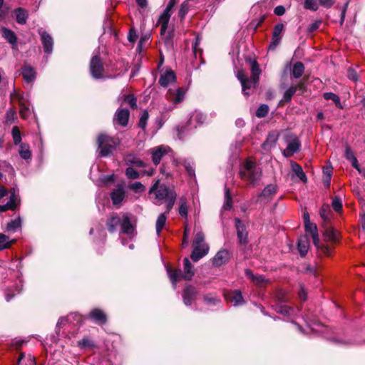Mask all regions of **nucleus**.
I'll return each mask as SVG.
<instances>
[{
    "label": "nucleus",
    "instance_id": "f257e3e1",
    "mask_svg": "<svg viewBox=\"0 0 365 365\" xmlns=\"http://www.w3.org/2000/svg\"><path fill=\"white\" fill-rule=\"evenodd\" d=\"M240 175L242 180L255 185L261 178L262 170L255 162L247 159L241 165Z\"/></svg>",
    "mask_w": 365,
    "mask_h": 365
},
{
    "label": "nucleus",
    "instance_id": "f03ea898",
    "mask_svg": "<svg viewBox=\"0 0 365 365\" xmlns=\"http://www.w3.org/2000/svg\"><path fill=\"white\" fill-rule=\"evenodd\" d=\"M98 149L100 150V156L106 157L115 150L118 145V141L105 134H101L98 137Z\"/></svg>",
    "mask_w": 365,
    "mask_h": 365
},
{
    "label": "nucleus",
    "instance_id": "7ed1b4c3",
    "mask_svg": "<svg viewBox=\"0 0 365 365\" xmlns=\"http://www.w3.org/2000/svg\"><path fill=\"white\" fill-rule=\"evenodd\" d=\"M305 230L307 232H309L313 240V243L314 246L317 247L320 255H329L330 253L329 248L322 244H320L319 239L318 236L317 227L314 223L311 222L305 223Z\"/></svg>",
    "mask_w": 365,
    "mask_h": 365
},
{
    "label": "nucleus",
    "instance_id": "20e7f679",
    "mask_svg": "<svg viewBox=\"0 0 365 365\" xmlns=\"http://www.w3.org/2000/svg\"><path fill=\"white\" fill-rule=\"evenodd\" d=\"M206 116L201 112L195 111L192 113L188 120L187 125L178 129V137L182 138V133L192 128H196L204 123Z\"/></svg>",
    "mask_w": 365,
    "mask_h": 365
},
{
    "label": "nucleus",
    "instance_id": "39448f33",
    "mask_svg": "<svg viewBox=\"0 0 365 365\" xmlns=\"http://www.w3.org/2000/svg\"><path fill=\"white\" fill-rule=\"evenodd\" d=\"M175 4L176 0H170L165 9L163 10V13L159 17L158 22L160 25V34L162 36L165 35L167 31L168 23L172 14V10Z\"/></svg>",
    "mask_w": 365,
    "mask_h": 365
},
{
    "label": "nucleus",
    "instance_id": "423d86ee",
    "mask_svg": "<svg viewBox=\"0 0 365 365\" xmlns=\"http://www.w3.org/2000/svg\"><path fill=\"white\" fill-rule=\"evenodd\" d=\"M159 180H156L150 190V193H154L156 200H166L170 197V195L172 193H176L173 189H170L164 185H159Z\"/></svg>",
    "mask_w": 365,
    "mask_h": 365
},
{
    "label": "nucleus",
    "instance_id": "0eeeda50",
    "mask_svg": "<svg viewBox=\"0 0 365 365\" xmlns=\"http://www.w3.org/2000/svg\"><path fill=\"white\" fill-rule=\"evenodd\" d=\"M90 71L93 78L96 79L103 78V66L98 56L92 57L90 63Z\"/></svg>",
    "mask_w": 365,
    "mask_h": 365
},
{
    "label": "nucleus",
    "instance_id": "6e6552de",
    "mask_svg": "<svg viewBox=\"0 0 365 365\" xmlns=\"http://www.w3.org/2000/svg\"><path fill=\"white\" fill-rule=\"evenodd\" d=\"M38 34L41 36V43L43 47L45 53L48 55L51 54L53 51V40L51 35L46 31L40 29Z\"/></svg>",
    "mask_w": 365,
    "mask_h": 365
},
{
    "label": "nucleus",
    "instance_id": "1a4fd4ad",
    "mask_svg": "<svg viewBox=\"0 0 365 365\" xmlns=\"http://www.w3.org/2000/svg\"><path fill=\"white\" fill-rule=\"evenodd\" d=\"M192 245L193 250L190 257L194 262H197L204 256H205L209 252V246L206 243Z\"/></svg>",
    "mask_w": 365,
    "mask_h": 365
},
{
    "label": "nucleus",
    "instance_id": "9d476101",
    "mask_svg": "<svg viewBox=\"0 0 365 365\" xmlns=\"http://www.w3.org/2000/svg\"><path fill=\"white\" fill-rule=\"evenodd\" d=\"M168 149L165 145H160L149 150V153L152 155V161L155 165H158L162 158L168 153Z\"/></svg>",
    "mask_w": 365,
    "mask_h": 365
},
{
    "label": "nucleus",
    "instance_id": "9b49d317",
    "mask_svg": "<svg viewBox=\"0 0 365 365\" xmlns=\"http://www.w3.org/2000/svg\"><path fill=\"white\" fill-rule=\"evenodd\" d=\"M284 30V25L282 24H277L273 29L272 41L269 46V48L274 50L279 44L282 32Z\"/></svg>",
    "mask_w": 365,
    "mask_h": 365
},
{
    "label": "nucleus",
    "instance_id": "f8f14e48",
    "mask_svg": "<svg viewBox=\"0 0 365 365\" xmlns=\"http://www.w3.org/2000/svg\"><path fill=\"white\" fill-rule=\"evenodd\" d=\"M197 290L195 287L189 285L185 287L182 294L183 302L186 306H190L195 299L197 295Z\"/></svg>",
    "mask_w": 365,
    "mask_h": 365
},
{
    "label": "nucleus",
    "instance_id": "ddd939ff",
    "mask_svg": "<svg viewBox=\"0 0 365 365\" xmlns=\"http://www.w3.org/2000/svg\"><path fill=\"white\" fill-rule=\"evenodd\" d=\"M17 201L18 197L16 195V189L12 188L10 191L9 201L5 205H0V212H6V210H14L18 205Z\"/></svg>",
    "mask_w": 365,
    "mask_h": 365
},
{
    "label": "nucleus",
    "instance_id": "4468645a",
    "mask_svg": "<svg viewBox=\"0 0 365 365\" xmlns=\"http://www.w3.org/2000/svg\"><path fill=\"white\" fill-rule=\"evenodd\" d=\"M245 274L256 286L263 287L269 282V279L264 278L262 275H255L250 269H246Z\"/></svg>",
    "mask_w": 365,
    "mask_h": 365
},
{
    "label": "nucleus",
    "instance_id": "2eb2a0df",
    "mask_svg": "<svg viewBox=\"0 0 365 365\" xmlns=\"http://www.w3.org/2000/svg\"><path fill=\"white\" fill-rule=\"evenodd\" d=\"M301 143L298 138H294L288 143L287 147L283 150V155L286 158L291 157L299 150Z\"/></svg>",
    "mask_w": 365,
    "mask_h": 365
},
{
    "label": "nucleus",
    "instance_id": "dca6fc26",
    "mask_svg": "<svg viewBox=\"0 0 365 365\" xmlns=\"http://www.w3.org/2000/svg\"><path fill=\"white\" fill-rule=\"evenodd\" d=\"M235 226L237 229V237L240 243L247 244V232L244 223L239 219L235 220Z\"/></svg>",
    "mask_w": 365,
    "mask_h": 365
},
{
    "label": "nucleus",
    "instance_id": "f3484780",
    "mask_svg": "<svg viewBox=\"0 0 365 365\" xmlns=\"http://www.w3.org/2000/svg\"><path fill=\"white\" fill-rule=\"evenodd\" d=\"M279 138V133L276 130L271 131L269 135H267V138L266 140L262 144V148L265 151H269L271 150L272 148H273Z\"/></svg>",
    "mask_w": 365,
    "mask_h": 365
},
{
    "label": "nucleus",
    "instance_id": "a211bd4d",
    "mask_svg": "<svg viewBox=\"0 0 365 365\" xmlns=\"http://www.w3.org/2000/svg\"><path fill=\"white\" fill-rule=\"evenodd\" d=\"M21 73L24 80L29 83L34 82L36 77V73L34 68L28 64H24L22 68Z\"/></svg>",
    "mask_w": 365,
    "mask_h": 365
},
{
    "label": "nucleus",
    "instance_id": "6ab92c4d",
    "mask_svg": "<svg viewBox=\"0 0 365 365\" xmlns=\"http://www.w3.org/2000/svg\"><path fill=\"white\" fill-rule=\"evenodd\" d=\"M130 116L129 110L127 109H118L114 117V121H116L122 126H126Z\"/></svg>",
    "mask_w": 365,
    "mask_h": 365
},
{
    "label": "nucleus",
    "instance_id": "aec40b11",
    "mask_svg": "<svg viewBox=\"0 0 365 365\" xmlns=\"http://www.w3.org/2000/svg\"><path fill=\"white\" fill-rule=\"evenodd\" d=\"M230 259V253L226 250H220L212 259V264L220 267L227 262Z\"/></svg>",
    "mask_w": 365,
    "mask_h": 365
},
{
    "label": "nucleus",
    "instance_id": "412c9836",
    "mask_svg": "<svg viewBox=\"0 0 365 365\" xmlns=\"http://www.w3.org/2000/svg\"><path fill=\"white\" fill-rule=\"evenodd\" d=\"M89 317L98 324H104L107 322L106 314L100 309H93L89 314Z\"/></svg>",
    "mask_w": 365,
    "mask_h": 365
},
{
    "label": "nucleus",
    "instance_id": "4be33fe9",
    "mask_svg": "<svg viewBox=\"0 0 365 365\" xmlns=\"http://www.w3.org/2000/svg\"><path fill=\"white\" fill-rule=\"evenodd\" d=\"M184 96L185 91L181 88L176 90L170 89L168 93V98L175 104L180 103L184 98Z\"/></svg>",
    "mask_w": 365,
    "mask_h": 365
},
{
    "label": "nucleus",
    "instance_id": "5701e85b",
    "mask_svg": "<svg viewBox=\"0 0 365 365\" xmlns=\"http://www.w3.org/2000/svg\"><path fill=\"white\" fill-rule=\"evenodd\" d=\"M175 75L171 70L162 73L159 79V83L163 87H167L170 83L175 81Z\"/></svg>",
    "mask_w": 365,
    "mask_h": 365
},
{
    "label": "nucleus",
    "instance_id": "b1692460",
    "mask_svg": "<svg viewBox=\"0 0 365 365\" xmlns=\"http://www.w3.org/2000/svg\"><path fill=\"white\" fill-rule=\"evenodd\" d=\"M227 302L233 304V305H240L244 303L242 293L240 290H235L225 295Z\"/></svg>",
    "mask_w": 365,
    "mask_h": 365
},
{
    "label": "nucleus",
    "instance_id": "393cba45",
    "mask_svg": "<svg viewBox=\"0 0 365 365\" xmlns=\"http://www.w3.org/2000/svg\"><path fill=\"white\" fill-rule=\"evenodd\" d=\"M183 265V274L182 277L185 280H191L195 274V272L191 262L187 258L184 259Z\"/></svg>",
    "mask_w": 365,
    "mask_h": 365
},
{
    "label": "nucleus",
    "instance_id": "a878e982",
    "mask_svg": "<svg viewBox=\"0 0 365 365\" xmlns=\"http://www.w3.org/2000/svg\"><path fill=\"white\" fill-rule=\"evenodd\" d=\"M110 197L113 205L120 204L125 198V190L123 187H118L110 193Z\"/></svg>",
    "mask_w": 365,
    "mask_h": 365
},
{
    "label": "nucleus",
    "instance_id": "bb28decb",
    "mask_svg": "<svg viewBox=\"0 0 365 365\" xmlns=\"http://www.w3.org/2000/svg\"><path fill=\"white\" fill-rule=\"evenodd\" d=\"M124 160L127 165L138 168H144L145 166V163L133 154L126 155L124 158Z\"/></svg>",
    "mask_w": 365,
    "mask_h": 365
},
{
    "label": "nucleus",
    "instance_id": "cd10ccee",
    "mask_svg": "<svg viewBox=\"0 0 365 365\" xmlns=\"http://www.w3.org/2000/svg\"><path fill=\"white\" fill-rule=\"evenodd\" d=\"M277 186L273 184L267 185L260 194V197L266 200H270L276 194Z\"/></svg>",
    "mask_w": 365,
    "mask_h": 365
},
{
    "label": "nucleus",
    "instance_id": "c85d7f7f",
    "mask_svg": "<svg viewBox=\"0 0 365 365\" xmlns=\"http://www.w3.org/2000/svg\"><path fill=\"white\" fill-rule=\"evenodd\" d=\"M120 225L123 232L127 235H132L133 233V226L131 224L130 218L127 215H123Z\"/></svg>",
    "mask_w": 365,
    "mask_h": 365
},
{
    "label": "nucleus",
    "instance_id": "c756f323",
    "mask_svg": "<svg viewBox=\"0 0 365 365\" xmlns=\"http://www.w3.org/2000/svg\"><path fill=\"white\" fill-rule=\"evenodd\" d=\"M291 168L292 172L298 177L302 182L307 181V176L303 171L302 167L294 161H291Z\"/></svg>",
    "mask_w": 365,
    "mask_h": 365
},
{
    "label": "nucleus",
    "instance_id": "7c9ffc66",
    "mask_svg": "<svg viewBox=\"0 0 365 365\" xmlns=\"http://www.w3.org/2000/svg\"><path fill=\"white\" fill-rule=\"evenodd\" d=\"M309 247V240L307 237H301L298 241V250L301 256L304 257L307 255Z\"/></svg>",
    "mask_w": 365,
    "mask_h": 365
},
{
    "label": "nucleus",
    "instance_id": "2f4dec72",
    "mask_svg": "<svg viewBox=\"0 0 365 365\" xmlns=\"http://www.w3.org/2000/svg\"><path fill=\"white\" fill-rule=\"evenodd\" d=\"M168 272L169 274V277L175 287H176V284L178 282H179L181 279H183V278L182 277L183 272L181 271V269L173 270L171 269H168Z\"/></svg>",
    "mask_w": 365,
    "mask_h": 365
},
{
    "label": "nucleus",
    "instance_id": "473e14b6",
    "mask_svg": "<svg viewBox=\"0 0 365 365\" xmlns=\"http://www.w3.org/2000/svg\"><path fill=\"white\" fill-rule=\"evenodd\" d=\"M345 158L349 160L351 163V165L356 168L359 172H361V170L359 166L358 160L355 157L353 151L351 150L349 147H346L345 149Z\"/></svg>",
    "mask_w": 365,
    "mask_h": 365
},
{
    "label": "nucleus",
    "instance_id": "72a5a7b5",
    "mask_svg": "<svg viewBox=\"0 0 365 365\" xmlns=\"http://www.w3.org/2000/svg\"><path fill=\"white\" fill-rule=\"evenodd\" d=\"M16 242V240H10L8 236L0 233V251L9 248Z\"/></svg>",
    "mask_w": 365,
    "mask_h": 365
},
{
    "label": "nucleus",
    "instance_id": "f704fd0d",
    "mask_svg": "<svg viewBox=\"0 0 365 365\" xmlns=\"http://www.w3.org/2000/svg\"><path fill=\"white\" fill-rule=\"evenodd\" d=\"M14 13L16 15V21L19 24H26L28 18V13L25 9L22 8H18L14 11Z\"/></svg>",
    "mask_w": 365,
    "mask_h": 365
},
{
    "label": "nucleus",
    "instance_id": "c9c22d12",
    "mask_svg": "<svg viewBox=\"0 0 365 365\" xmlns=\"http://www.w3.org/2000/svg\"><path fill=\"white\" fill-rule=\"evenodd\" d=\"M3 37L11 45L15 46L16 43V36L14 31L6 28L2 29Z\"/></svg>",
    "mask_w": 365,
    "mask_h": 365
},
{
    "label": "nucleus",
    "instance_id": "e433bc0d",
    "mask_svg": "<svg viewBox=\"0 0 365 365\" xmlns=\"http://www.w3.org/2000/svg\"><path fill=\"white\" fill-rule=\"evenodd\" d=\"M19 153L21 158L24 160H29L31 158L30 147L28 144L25 143H22L20 144Z\"/></svg>",
    "mask_w": 365,
    "mask_h": 365
},
{
    "label": "nucleus",
    "instance_id": "4c0bfd02",
    "mask_svg": "<svg viewBox=\"0 0 365 365\" xmlns=\"http://www.w3.org/2000/svg\"><path fill=\"white\" fill-rule=\"evenodd\" d=\"M71 318L73 319L77 322V323L80 322L81 321V316L78 314H71L66 317H61L58 322L56 326L60 327L61 325H64L67 322H71Z\"/></svg>",
    "mask_w": 365,
    "mask_h": 365
},
{
    "label": "nucleus",
    "instance_id": "58836bf2",
    "mask_svg": "<svg viewBox=\"0 0 365 365\" xmlns=\"http://www.w3.org/2000/svg\"><path fill=\"white\" fill-rule=\"evenodd\" d=\"M121 219L118 215H113L107 222L108 229L110 232L115 231V227L121 224Z\"/></svg>",
    "mask_w": 365,
    "mask_h": 365
},
{
    "label": "nucleus",
    "instance_id": "ea45409f",
    "mask_svg": "<svg viewBox=\"0 0 365 365\" xmlns=\"http://www.w3.org/2000/svg\"><path fill=\"white\" fill-rule=\"evenodd\" d=\"M304 71V66L302 62H297L294 64L292 68V75L295 78H300Z\"/></svg>",
    "mask_w": 365,
    "mask_h": 365
},
{
    "label": "nucleus",
    "instance_id": "a19ab883",
    "mask_svg": "<svg viewBox=\"0 0 365 365\" xmlns=\"http://www.w3.org/2000/svg\"><path fill=\"white\" fill-rule=\"evenodd\" d=\"M297 91V87H294L293 86L289 88L284 93L283 98L280 101V104H283L284 103H287L291 101L292 96Z\"/></svg>",
    "mask_w": 365,
    "mask_h": 365
},
{
    "label": "nucleus",
    "instance_id": "79ce46f5",
    "mask_svg": "<svg viewBox=\"0 0 365 365\" xmlns=\"http://www.w3.org/2000/svg\"><path fill=\"white\" fill-rule=\"evenodd\" d=\"M166 219L167 217L165 213H162L158 216L155 224L156 232L158 235H160L163 228L164 227L166 222Z\"/></svg>",
    "mask_w": 365,
    "mask_h": 365
},
{
    "label": "nucleus",
    "instance_id": "37998d69",
    "mask_svg": "<svg viewBox=\"0 0 365 365\" xmlns=\"http://www.w3.org/2000/svg\"><path fill=\"white\" fill-rule=\"evenodd\" d=\"M251 77L250 78L253 80L255 84H257L259 81V76L260 74V69L259 66L256 61H254L252 64L251 68Z\"/></svg>",
    "mask_w": 365,
    "mask_h": 365
},
{
    "label": "nucleus",
    "instance_id": "c03bdc74",
    "mask_svg": "<svg viewBox=\"0 0 365 365\" xmlns=\"http://www.w3.org/2000/svg\"><path fill=\"white\" fill-rule=\"evenodd\" d=\"M78 346L81 349H86L87 348H93L95 346L93 341L88 337H84L77 342Z\"/></svg>",
    "mask_w": 365,
    "mask_h": 365
},
{
    "label": "nucleus",
    "instance_id": "a18cd8bd",
    "mask_svg": "<svg viewBox=\"0 0 365 365\" xmlns=\"http://www.w3.org/2000/svg\"><path fill=\"white\" fill-rule=\"evenodd\" d=\"M319 215L323 220L324 223H327L329 220V217L331 215V210L328 205H324L320 210Z\"/></svg>",
    "mask_w": 365,
    "mask_h": 365
},
{
    "label": "nucleus",
    "instance_id": "49530a36",
    "mask_svg": "<svg viewBox=\"0 0 365 365\" xmlns=\"http://www.w3.org/2000/svg\"><path fill=\"white\" fill-rule=\"evenodd\" d=\"M324 98L326 100L333 101L335 103L336 106L338 107L339 108H340V109L343 108L341 103L340 102L339 97L337 95H336L335 93H331V92L324 93Z\"/></svg>",
    "mask_w": 365,
    "mask_h": 365
},
{
    "label": "nucleus",
    "instance_id": "de8ad7c7",
    "mask_svg": "<svg viewBox=\"0 0 365 365\" xmlns=\"http://www.w3.org/2000/svg\"><path fill=\"white\" fill-rule=\"evenodd\" d=\"M324 237L325 240L330 241V242H335L336 240V236L335 231L331 227L327 226L325 228Z\"/></svg>",
    "mask_w": 365,
    "mask_h": 365
},
{
    "label": "nucleus",
    "instance_id": "09e8293b",
    "mask_svg": "<svg viewBox=\"0 0 365 365\" xmlns=\"http://www.w3.org/2000/svg\"><path fill=\"white\" fill-rule=\"evenodd\" d=\"M21 226V220L19 217L18 219L11 220L6 225V230L9 232H15L17 229Z\"/></svg>",
    "mask_w": 365,
    "mask_h": 365
},
{
    "label": "nucleus",
    "instance_id": "8fccbe9b",
    "mask_svg": "<svg viewBox=\"0 0 365 365\" xmlns=\"http://www.w3.org/2000/svg\"><path fill=\"white\" fill-rule=\"evenodd\" d=\"M179 214L184 218L187 217V204L185 198H180L179 201Z\"/></svg>",
    "mask_w": 365,
    "mask_h": 365
},
{
    "label": "nucleus",
    "instance_id": "3c124183",
    "mask_svg": "<svg viewBox=\"0 0 365 365\" xmlns=\"http://www.w3.org/2000/svg\"><path fill=\"white\" fill-rule=\"evenodd\" d=\"M304 8L307 10L316 11L319 9L317 0H304Z\"/></svg>",
    "mask_w": 365,
    "mask_h": 365
},
{
    "label": "nucleus",
    "instance_id": "603ef678",
    "mask_svg": "<svg viewBox=\"0 0 365 365\" xmlns=\"http://www.w3.org/2000/svg\"><path fill=\"white\" fill-rule=\"evenodd\" d=\"M120 98H123L124 101H125L132 108H137V99L134 95H123Z\"/></svg>",
    "mask_w": 365,
    "mask_h": 365
},
{
    "label": "nucleus",
    "instance_id": "864d4df0",
    "mask_svg": "<svg viewBox=\"0 0 365 365\" xmlns=\"http://www.w3.org/2000/svg\"><path fill=\"white\" fill-rule=\"evenodd\" d=\"M11 135L14 145H20L21 143V135L19 128L17 126H14L12 128Z\"/></svg>",
    "mask_w": 365,
    "mask_h": 365
},
{
    "label": "nucleus",
    "instance_id": "5fc2aeb1",
    "mask_svg": "<svg viewBox=\"0 0 365 365\" xmlns=\"http://www.w3.org/2000/svg\"><path fill=\"white\" fill-rule=\"evenodd\" d=\"M190 9L189 1H185L180 6V8L178 11V16L181 19H183L185 15L187 14Z\"/></svg>",
    "mask_w": 365,
    "mask_h": 365
},
{
    "label": "nucleus",
    "instance_id": "6e6d98bb",
    "mask_svg": "<svg viewBox=\"0 0 365 365\" xmlns=\"http://www.w3.org/2000/svg\"><path fill=\"white\" fill-rule=\"evenodd\" d=\"M357 69L358 67H356V68L349 67L347 70L348 78L354 82H356L359 81V73L357 71Z\"/></svg>",
    "mask_w": 365,
    "mask_h": 365
},
{
    "label": "nucleus",
    "instance_id": "4d7b16f0",
    "mask_svg": "<svg viewBox=\"0 0 365 365\" xmlns=\"http://www.w3.org/2000/svg\"><path fill=\"white\" fill-rule=\"evenodd\" d=\"M19 106H20L19 113H20L21 118H24V119L27 118L30 114V110H29V106L25 105L23 103V100H21V99L19 101Z\"/></svg>",
    "mask_w": 365,
    "mask_h": 365
},
{
    "label": "nucleus",
    "instance_id": "13d9d810",
    "mask_svg": "<svg viewBox=\"0 0 365 365\" xmlns=\"http://www.w3.org/2000/svg\"><path fill=\"white\" fill-rule=\"evenodd\" d=\"M125 175L128 179L135 180L140 178V173L132 167L125 170Z\"/></svg>",
    "mask_w": 365,
    "mask_h": 365
},
{
    "label": "nucleus",
    "instance_id": "bf43d9fd",
    "mask_svg": "<svg viewBox=\"0 0 365 365\" xmlns=\"http://www.w3.org/2000/svg\"><path fill=\"white\" fill-rule=\"evenodd\" d=\"M278 313H280L283 315L286 316H290L293 314L294 309L287 305H281L278 307V309L277 311Z\"/></svg>",
    "mask_w": 365,
    "mask_h": 365
},
{
    "label": "nucleus",
    "instance_id": "052dcab7",
    "mask_svg": "<svg viewBox=\"0 0 365 365\" xmlns=\"http://www.w3.org/2000/svg\"><path fill=\"white\" fill-rule=\"evenodd\" d=\"M242 87V92L245 95H248L247 93V90L251 88L252 86H255L257 84H255L252 79L246 78L245 81L241 83Z\"/></svg>",
    "mask_w": 365,
    "mask_h": 365
},
{
    "label": "nucleus",
    "instance_id": "680f3d73",
    "mask_svg": "<svg viewBox=\"0 0 365 365\" xmlns=\"http://www.w3.org/2000/svg\"><path fill=\"white\" fill-rule=\"evenodd\" d=\"M269 112V107L265 104L261 105L256 111V115L258 118L265 117Z\"/></svg>",
    "mask_w": 365,
    "mask_h": 365
},
{
    "label": "nucleus",
    "instance_id": "e2e57ef3",
    "mask_svg": "<svg viewBox=\"0 0 365 365\" xmlns=\"http://www.w3.org/2000/svg\"><path fill=\"white\" fill-rule=\"evenodd\" d=\"M148 113L147 110H144L140 118L138 125L143 130H145L147 125V121L148 119Z\"/></svg>",
    "mask_w": 365,
    "mask_h": 365
},
{
    "label": "nucleus",
    "instance_id": "0e129e2a",
    "mask_svg": "<svg viewBox=\"0 0 365 365\" xmlns=\"http://www.w3.org/2000/svg\"><path fill=\"white\" fill-rule=\"evenodd\" d=\"M176 196H177L176 193H172L171 195H170V197L165 200L166 208H167L168 213L173 208V207L175 204V202Z\"/></svg>",
    "mask_w": 365,
    "mask_h": 365
},
{
    "label": "nucleus",
    "instance_id": "69168bd1",
    "mask_svg": "<svg viewBox=\"0 0 365 365\" xmlns=\"http://www.w3.org/2000/svg\"><path fill=\"white\" fill-rule=\"evenodd\" d=\"M128 187L130 190L135 191V192H143L145 190L144 185L140 182H135L132 184H130L128 185Z\"/></svg>",
    "mask_w": 365,
    "mask_h": 365
},
{
    "label": "nucleus",
    "instance_id": "338daca9",
    "mask_svg": "<svg viewBox=\"0 0 365 365\" xmlns=\"http://www.w3.org/2000/svg\"><path fill=\"white\" fill-rule=\"evenodd\" d=\"M331 205L336 212H340L342 209L341 200L337 196L333 199Z\"/></svg>",
    "mask_w": 365,
    "mask_h": 365
},
{
    "label": "nucleus",
    "instance_id": "774afa93",
    "mask_svg": "<svg viewBox=\"0 0 365 365\" xmlns=\"http://www.w3.org/2000/svg\"><path fill=\"white\" fill-rule=\"evenodd\" d=\"M204 241H205L204 234L201 231L197 232L195 234V239L193 241V245H200V244L205 243Z\"/></svg>",
    "mask_w": 365,
    "mask_h": 365
}]
</instances>
